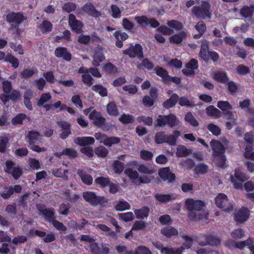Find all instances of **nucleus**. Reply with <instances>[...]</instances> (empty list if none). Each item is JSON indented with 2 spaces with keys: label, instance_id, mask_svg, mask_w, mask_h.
<instances>
[{
  "label": "nucleus",
  "instance_id": "1",
  "mask_svg": "<svg viewBox=\"0 0 254 254\" xmlns=\"http://www.w3.org/2000/svg\"><path fill=\"white\" fill-rule=\"evenodd\" d=\"M186 205L189 210L190 217L195 220L206 218L207 212L205 211V205L200 200L188 199L186 201Z\"/></svg>",
  "mask_w": 254,
  "mask_h": 254
},
{
  "label": "nucleus",
  "instance_id": "2",
  "mask_svg": "<svg viewBox=\"0 0 254 254\" xmlns=\"http://www.w3.org/2000/svg\"><path fill=\"white\" fill-rule=\"evenodd\" d=\"M136 167L139 172L146 174L138 178L139 183L149 184L154 179V177L152 174L155 171L150 166L144 164H138Z\"/></svg>",
  "mask_w": 254,
  "mask_h": 254
},
{
  "label": "nucleus",
  "instance_id": "3",
  "mask_svg": "<svg viewBox=\"0 0 254 254\" xmlns=\"http://www.w3.org/2000/svg\"><path fill=\"white\" fill-rule=\"evenodd\" d=\"M211 5L207 1H203L200 6H194L191 9L192 13L196 17L204 19L211 18L212 13L210 11Z\"/></svg>",
  "mask_w": 254,
  "mask_h": 254
},
{
  "label": "nucleus",
  "instance_id": "4",
  "mask_svg": "<svg viewBox=\"0 0 254 254\" xmlns=\"http://www.w3.org/2000/svg\"><path fill=\"white\" fill-rule=\"evenodd\" d=\"M216 205L226 212H230L233 209V204L230 203L227 196L223 193L219 194L215 198Z\"/></svg>",
  "mask_w": 254,
  "mask_h": 254
},
{
  "label": "nucleus",
  "instance_id": "5",
  "mask_svg": "<svg viewBox=\"0 0 254 254\" xmlns=\"http://www.w3.org/2000/svg\"><path fill=\"white\" fill-rule=\"evenodd\" d=\"M203 240H199L198 244L201 246L207 245L217 246L221 243L220 238L217 235L213 234H206L202 238Z\"/></svg>",
  "mask_w": 254,
  "mask_h": 254
},
{
  "label": "nucleus",
  "instance_id": "6",
  "mask_svg": "<svg viewBox=\"0 0 254 254\" xmlns=\"http://www.w3.org/2000/svg\"><path fill=\"white\" fill-rule=\"evenodd\" d=\"M6 168L5 171L10 173L14 179H17L22 174V169L16 166L11 161L7 160L5 163Z\"/></svg>",
  "mask_w": 254,
  "mask_h": 254
},
{
  "label": "nucleus",
  "instance_id": "7",
  "mask_svg": "<svg viewBox=\"0 0 254 254\" xmlns=\"http://www.w3.org/2000/svg\"><path fill=\"white\" fill-rule=\"evenodd\" d=\"M123 54L128 55L130 58L137 57L138 58H142L143 57L142 48L139 44L131 45L129 48L123 51Z\"/></svg>",
  "mask_w": 254,
  "mask_h": 254
},
{
  "label": "nucleus",
  "instance_id": "8",
  "mask_svg": "<svg viewBox=\"0 0 254 254\" xmlns=\"http://www.w3.org/2000/svg\"><path fill=\"white\" fill-rule=\"evenodd\" d=\"M68 24L72 31L78 34L81 33L83 26V24L76 18L74 15L72 14L69 15Z\"/></svg>",
  "mask_w": 254,
  "mask_h": 254
},
{
  "label": "nucleus",
  "instance_id": "9",
  "mask_svg": "<svg viewBox=\"0 0 254 254\" xmlns=\"http://www.w3.org/2000/svg\"><path fill=\"white\" fill-rule=\"evenodd\" d=\"M84 199L92 205H97L103 200L104 198L96 195L94 192L86 191L83 193Z\"/></svg>",
  "mask_w": 254,
  "mask_h": 254
},
{
  "label": "nucleus",
  "instance_id": "10",
  "mask_svg": "<svg viewBox=\"0 0 254 254\" xmlns=\"http://www.w3.org/2000/svg\"><path fill=\"white\" fill-rule=\"evenodd\" d=\"M89 118L93 121V124L97 127L102 126L105 123V118L103 117L100 112L93 110L89 115Z\"/></svg>",
  "mask_w": 254,
  "mask_h": 254
},
{
  "label": "nucleus",
  "instance_id": "11",
  "mask_svg": "<svg viewBox=\"0 0 254 254\" xmlns=\"http://www.w3.org/2000/svg\"><path fill=\"white\" fill-rule=\"evenodd\" d=\"M197 68L198 62L196 60L193 59L186 64L182 71L186 75H192L194 74V70Z\"/></svg>",
  "mask_w": 254,
  "mask_h": 254
},
{
  "label": "nucleus",
  "instance_id": "12",
  "mask_svg": "<svg viewBox=\"0 0 254 254\" xmlns=\"http://www.w3.org/2000/svg\"><path fill=\"white\" fill-rule=\"evenodd\" d=\"M81 9L85 13L95 17H98L101 15V12L97 11L91 3H85Z\"/></svg>",
  "mask_w": 254,
  "mask_h": 254
},
{
  "label": "nucleus",
  "instance_id": "13",
  "mask_svg": "<svg viewBox=\"0 0 254 254\" xmlns=\"http://www.w3.org/2000/svg\"><path fill=\"white\" fill-rule=\"evenodd\" d=\"M210 146L213 150L214 156L224 153V147L222 143L218 140H212L210 142Z\"/></svg>",
  "mask_w": 254,
  "mask_h": 254
},
{
  "label": "nucleus",
  "instance_id": "14",
  "mask_svg": "<svg viewBox=\"0 0 254 254\" xmlns=\"http://www.w3.org/2000/svg\"><path fill=\"white\" fill-rule=\"evenodd\" d=\"M159 175L163 180L172 182L175 179V174L170 172L169 168H164L159 172Z\"/></svg>",
  "mask_w": 254,
  "mask_h": 254
},
{
  "label": "nucleus",
  "instance_id": "15",
  "mask_svg": "<svg viewBox=\"0 0 254 254\" xmlns=\"http://www.w3.org/2000/svg\"><path fill=\"white\" fill-rule=\"evenodd\" d=\"M211 77L214 80L223 84L226 83L229 80L226 73L223 71L213 72Z\"/></svg>",
  "mask_w": 254,
  "mask_h": 254
},
{
  "label": "nucleus",
  "instance_id": "16",
  "mask_svg": "<svg viewBox=\"0 0 254 254\" xmlns=\"http://www.w3.org/2000/svg\"><path fill=\"white\" fill-rule=\"evenodd\" d=\"M208 51V42L205 40L201 41V49L199 52V56L205 61L207 62L209 59V53Z\"/></svg>",
  "mask_w": 254,
  "mask_h": 254
},
{
  "label": "nucleus",
  "instance_id": "17",
  "mask_svg": "<svg viewBox=\"0 0 254 254\" xmlns=\"http://www.w3.org/2000/svg\"><path fill=\"white\" fill-rule=\"evenodd\" d=\"M92 64L94 66H99L100 63L105 59L103 50L102 49L96 50L94 52Z\"/></svg>",
  "mask_w": 254,
  "mask_h": 254
},
{
  "label": "nucleus",
  "instance_id": "18",
  "mask_svg": "<svg viewBox=\"0 0 254 254\" xmlns=\"http://www.w3.org/2000/svg\"><path fill=\"white\" fill-rule=\"evenodd\" d=\"M6 20L8 22H15L19 24L24 20V17L20 13L10 12L6 15Z\"/></svg>",
  "mask_w": 254,
  "mask_h": 254
},
{
  "label": "nucleus",
  "instance_id": "19",
  "mask_svg": "<svg viewBox=\"0 0 254 254\" xmlns=\"http://www.w3.org/2000/svg\"><path fill=\"white\" fill-rule=\"evenodd\" d=\"M74 142L79 145L83 146L94 144L95 139L91 136L77 137L74 139Z\"/></svg>",
  "mask_w": 254,
  "mask_h": 254
},
{
  "label": "nucleus",
  "instance_id": "20",
  "mask_svg": "<svg viewBox=\"0 0 254 254\" xmlns=\"http://www.w3.org/2000/svg\"><path fill=\"white\" fill-rule=\"evenodd\" d=\"M249 217V212L247 208L239 210L235 214L236 221L242 222L246 221Z\"/></svg>",
  "mask_w": 254,
  "mask_h": 254
},
{
  "label": "nucleus",
  "instance_id": "21",
  "mask_svg": "<svg viewBox=\"0 0 254 254\" xmlns=\"http://www.w3.org/2000/svg\"><path fill=\"white\" fill-rule=\"evenodd\" d=\"M41 135L38 131H30L26 135V140L29 144L35 143L37 141L39 140Z\"/></svg>",
  "mask_w": 254,
  "mask_h": 254
},
{
  "label": "nucleus",
  "instance_id": "22",
  "mask_svg": "<svg viewBox=\"0 0 254 254\" xmlns=\"http://www.w3.org/2000/svg\"><path fill=\"white\" fill-rule=\"evenodd\" d=\"M52 173L56 177L63 178L64 180L68 179V170L67 169H63L61 168L54 169L52 170Z\"/></svg>",
  "mask_w": 254,
  "mask_h": 254
},
{
  "label": "nucleus",
  "instance_id": "23",
  "mask_svg": "<svg viewBox=\"0 0 254 254\" xmlns=\"http://www.w3.org/2000/svg\"><path fill=\"white\" fill-rule=\"evenodd\" d=\"M179 96L176 94H173L170 98L166 100L163 103V106L166 109H169L174 107L178 101Z\"/></svg>",
  "mask_w": 254,
  "mask_h": 254
},
{
  "label": "nucleus",
  "instance_id": "24",
  "mask_svg": "<svg viewBox=\"0 0 254 254\" xmlns=\"http://www.w3.org/2000/svg\"><path fill=\"white\" fill-rule=\"evenodd\" d=\"M55 55L58 57H63L64 60L69 61L71 59V55L67 52L65 48H59L55 51Z\"/></svg>",
  "mask_w": 254,
  "mask_h": 254
},
{
  "label": "nucleus",
  "instance_id": "25",
  "mask_svg": "<svg viewBox=\"0 0 254 254\" xmlns=\"http://www.w3.org/2000/svg\"><path fill=\"white\" fill-rule=\"evenodd\" d=\"M187 33L185 31H181L178 34L174 35L170 38L171 43L179 44L186 38Z\"/></svg>",
  "mask_w": 254,
  "mask_h": 254
},
{
  "label": "nucleus",
  "instance_id": "26",
  "mask_svg": "<svg viewBox=\"0 0 254 254\" xmlns=\"http://www.w3.org/2000/svg\"><path fill=\"white\" fill-rule=\"evenodd\" d=\"M254 12V5L244 6L240 10V14L245 18H250Z\"/></svg>",
  "mask_w": 254,
  "mask_h": 254
},
{
  "label": "nucleus",
  "instance_id": "27",
  "mask_svg": "<svg viewBox=\"0 0 254 254\" xmlns=\"http://www.w3.org/2000/svg\"><path fill=\"white\" fill-rule=\"evenodd\" d=\"M206 112L207 115L215 118H220L222 116V112L213 106H209L206 109Z\"/></svg>",
  "mask_w": 254,
  "mask_h": 254
},
{
  "label": "nucleus",
  "instance_id": "28",
  "mask_svg": "<svg viewBox=\"0 0 254 254\" xmlns=\"http://www.w3.org/2000/svg\"><path fill=\"white\" fill-rule=\"evenodd\" d=\"M155 198L162 203H166L175 199L176 196L174 194H156Z\"/></svg>",
  "mask_w": 254,
  "mask_h": 254
},
{
  "label": "nucleus",
  "instance_id": "29",
  "mask_svg": "<svg viewBox=\"0 0 254 254\" xmlns=\"http://www.w3.org/2000/svg\"><path fill=\"white\" fill-rule=\"evenodd\" d=\"M161 233L167 238H171L172 236H176L178 234V230L171 227L164 228L161 230Z\"/></svg>",
  "mask_w": 254,
  "mask_h": 254
},
{
  "label": "nucleus",
  "instance_id": "30",
  "mask_svg": "<svg viewBox=\"0 0 254 254\" xmlns=\"http://www.w3.org/2000/svg\"><path fill=\"white\" fill-rule=\"evenodd\" d=\"M181 135L180 132L178 130H175L173 132V133L170 135H167L166 140V143L171 145H175L177 142V138Z\"/></svg>",
  "mask_w": 254,
  "mask_h": 254
},
{
  "label": "nucleus",
  "instance_id": "31",
  "mask_svg": "<svg viewBox=\"0 0 254 254\" xmlns=\"http://www.w3.org/2000/svg\"><path fill=\"white\" fill-rule=\"evenodd\" d=\"M149 210L148 207L144 206L140 209H135L134 213L137 218H144L148 216Z\"/></svg>",
  "mask_w": 254,
  "mask_h": 254
},
{
  "label": "nucleus",
  "instance_id": "32",
  "mask_svg": "<svg viewBox=\"0 0 254 254\" xmlns=\"http://www.w3.org/2000/svg\"><path fill=\"white\" fill-rule=\"evenodd\" d=\"M52 24L47 20H44L39 26V28L43 33H46L50 32L52 30Z\"/></svg>",
  "mask_w": 254,
  "mask_h": 254
},
{
  "label": "nucleus",
  "instance_id": "33",
  "mask_svg": "<svg viewBox=\"0 0 254 254\" xmlns=\"http://www.w3.org/2000/svg\"><path fill=\"white\" fill-rule=\"evenodd\" d=\"M195 29L199 32V34L194 35L195 38H199L203 34L206 30V26L203 21L198 22L195 26Z\"/></svg>",
  "mask_w": 254,
  "mask_h": 254
},
{
  "label": "nucleus",
  "instance_id": "34",
  "mask_svg": "<svg viewBox=\"0 0 254 254\" xmlns=\"http://www.w3.org/2000/svg\"><path fill=\"white\" fill-rule=\"evenodd\" d=\"M125 172L130 179L134 181L135 183H139L138 180L140 177H139V174L137 171L128 169L126 170Z\"/></svg>",
  "mask_w": 254,
  "mask_h": 254
},
{
  "label": "nucleus",
  "instance_id": "35",
  "mask_svg": "<svg viewBox=\"0 0 254 254\" xmlns=\"http://www.w3.org/2000/svg\"><path fill=\"white\" fill-rule=\"evenodd\" d=\"M185 250V247H180L178 248H168L166 247L164 249V253L165 254H182L183 252Z\"/></svg>",
  "mask_w": 254,
  "mask_h": 254
},
{
  "label": "nucleus",
  "instance_id": "36",
  "mask_svg": "<svg viewBox=\"0 0 254 254\" xmlns=\"http://www.w3.org/2000/svg\"><path fill=\"white\" fill-rule=\"evenodd\" d=\"M217 107L224 113L232 109V105L227 101H218Z\"/></svg>",
  "mask_w": 254,
  "mask_h": 254
},
{
  "label": "nucleus",
  "instance_id": "37",
  "mask_svg": "<svg viewBox=\"0 0 254 254\" xmlns=\"http://www.w3.org/2000/svg\"><path fill=\"white\" fill-rule=\"evenodd\" d=\"M107 111L111 116H117L119 112L117 107L113 102H110L107 105Z\"/></svg>",
  "mask_w": 254,
  "mask_h": 254
},
{
  "label": "nucleus",
  "instance_id": "38",
  "mask_svg": "<svg viewBox=\"0 0 254 254\" xmlns=\"http://www.w3.org/2000/svg\"><path fill=\"white\" fill-rule=\"evenodd\" d=\"M77 174L80 176L83 182L87 185H90L92 183L93 179L91 176L84 174L82 170H79Z\"/></svg>",
  "mask_w": 254,
  "mask_h": 254
},
{
  "label": "nucleus",
  "instance_id": "39",
  "mask_svg": "<svg viewBox=\"0 0 254 254\" xmlns=\"http://www.w3.org/2000/svg\"><path fill=\"white\" fill-rule=\"evenodd\" d=\"M168 121L167 125L170 127H174L175 126L179 125L180 121L177 119L176 116L173 114H170L168 115Z\"/></svg>",
  "mask_w": 254,
  "mask_h": 254
},
{
  "label": "nucleus",
  "instance_id": "40",
  "mask_svg": "<svg viewBox=\"0 0 254 254\" xmlns=\"http://www.w3.org/2000/svg\"><path fill=\"white\" fill-rule=\"evenodd\" d=\"M92 89L96 92L98 93L102 97H105L107 95V90L101 85H94L92 86Z\"/></svg>",
  "mask_w": 254,
  "mask_h": 254
},
{
  "label": "nucleus",
  "instance_id": "41",
  "mask_svg": "<svg viewBox=\"0 0 254 254\" xmlns=\"http://www.w3.org/2000/svg\"><path fill=\"white\" fill-rule=\"evenodd\" d=\"M182 238L184 240V242L181 247H185V249H190L192 246L193 239L191 237L186 235H183Z\"/></svg>",
  "mask_w": 254,
  "mask_h": 254
},
{
  "label": "nucleus",
  "instance_id": "42",
  "mask_svg": "<svg viewBox=\"0 0 254 254\" xmlns=\"http://www.w3.org/2000/svg\"><path fill=\"white\" fill-rule=\"evenodd\" d=\"M51 99V95L49 93H43L41 95L39 99L37 105L39 107L42 106L44 104L48 102Z\"/></svg>",
  "mask_w": 254,
  "mask_h": 254
},
{
  "label": "nucleus",
  "instance_id": "43",
  "mask_svg": "<svg viewBox=\"0 0 254 254\" xmlns=\"http://www.w3.org/2000/svg\"><path fill=\"white\" fill-rule=\"evenodd\" d=\"M214 160L216 165L220 167L224 166L226 160L224 154L215 156Z\"/></svg>",
  "mask_w": 254,
  "mask_h": 254
},
{
  "label": "nucleus",
  "instance_id": "44",
  "mask_svg": "<svg viewBox=\"0 0 254 254\" xmlns=\"http://www.w3.org/2000/svg\"><path fill=\"white\" fill-rule=\"evenodd\" d=\"M168 116H162L159 115L156 120L157 124L155 125V127H162L167 125L168 121Z\"/></svg>",
  "mask_w": 254,
  "mask_h": 254
},
{
  "label": "nucleus",
  "instance_id": "45",
  "mask_svg": "<svg viewBox=\"0 0 254 254\" xmlns=\"http://www.w3.org/2000/svg\"><path fill=\"white\" fill-rule=\"evenodd\" d=\"M120 219L125 222H128L133 220L134 216L132 212H128L125 213L119 214Z\"/></svg>",
  "mask_w": 254,
  "mask_h": 254
},
{
  "label": "nucleus",
  "instance_id": "46",
  "mask_svg": "<svg viewBox=\"0 0 254 254\" xmlns=\"http://www.w3.org/2000/svg\"><path fill=\"white\" fill-rule=\"evenodd\" d=\"M37 72V69L34 68H24L21 74L23 77L28 78L31 77L35 73Z\"/></svg>",
  "mask_w": 254,
  "mask_h": 254
},
{
  "label": "nucleus",
  "instance_id": "47",
  "mask_svg": "<svg viewBox=\"0 0 254 254\" xmlns=\"http://www.w3.org/2000/svg\"><path fill=\"white\" fill-rule=\"evenodd\" d=\"M167 134L164 132H157L155 135V140L157 143L161 144L166 142Z\"/></svg>",
  "mask_w": 254,
  "mask_h": 254
},
{
  "label": "nucleus",
  "instance_id": "48",
  "mask_svg": "<svg viewBox=\"0 0 254 254\" xmlns=\"http://www.w3.org/2000/svg\"><path fill=\"white\" fill-rule=\"evenodd\" d=\"M94 152L98 156L101 157H105L108 153V150L103 146L95 148Z\"/></svg>",
  "mask_w": 254,
  "mask_h": 254
},
{
  "label": "nucleus",
  "instance_id": "49",
  "mask_svg": "<svg viewBox=\"0 0 254 254\" xmlns=\"http://www.w3.org/2000/svg\"><path fill=\"white\" fill-rule=\"evenodd\" d=\"M130 208L129 203L123 200H120L116 206V209L118 211H124Z\"/></svg>",
  "mask_w": 254,
  "mask_h": 254
},
{
  "label": "nucleus",
  "instance_id": "50",
  "mask_svg": "<svg viewBox=\"0 0 254 254\" xmlns=\"http://www.w3.org/2000/svg\"><path fill=\"white\" fill-rule=\"evenodd\" d=\"M39 211L44 216L47 217L50 220L54 218V212L53 209H41L38 207Z\"/></svg>",
  "mask_w": 254,
  "mask_h": 254
},
{
  "label": "nucleus",
  "instance_id": "51",
  "mask_svg": "<svg viewBox=\"0 0 254 254\" xmlns=\"http://www.w3.org/2000/svg\"><path fill=\"white\" fill-rule=\"evenodd\" d=\"M120 141V138L117 137L107 136L104 143L106 146L110 147L113 144H117Z\"/></svg>",
  "mask_w": 254,
  "mask_h": 254
},
{
  "label": "nucleus",
  "instance_id": "52",
  "mask_svg": "<svg viewBox=\"0 0 254 254\" xmlns=\"http://www.w3.org/2000/svg\"><path fill=\"white\" fill-rule=\"evenodd\" d=\"M185 121L194 127H197L198 123L195 119L191 113H188L185 118Z\"/></svg>",
  "mask_w": 254,
  "mask_h": 254
},
{
  "label": "nucleus",
  "instance_id": "53",
  "mask_svg": "<svg viewBox=\"0 0 254 254\" xmlns=\"http://www.w3.org/2000/svg\"><path fill=\"white\" fill-rule=\"evenodd\" d=\"M189 153V150L183 145H180L177 148L176 155L179 157H184Z\"/></svg>",
  "mask_w": 254,
  "mask_h": 254
},
{
  "label": "nucleus",
  "instance_id": "54",
  "mask_svg": "<svg viewBox=\"0 0 254 254\" xmlns=\"http://www.w3.org/2000/svg\"><path fill=\"white\" fill-rule=\"evenodd\" d=\"M253 242V239L249 238L247 241L236 243V246L240 249H242L247 246H249V248L252 247Z\"/></svg>",
  "mask_w": 254,
  "mask_h": 254
},
{
  "label": "nucleus",
  "instance_id": "55",
  "mask_svg": "<svg viewBox=\"0 0 254 254\" xmlns=\"http://www.w3.org/2000/svg\"><path fill=\"white\" fill-rule=\"evenodd\" d=\"M179 104L181 106H189L193 107L194 106L193 102L192 101H190L188 98L186 97H181L178 99Z\"/></svg>",
  "mask_w": 254,
  "mask_h": 254
},
{
  "label": "nucleus",
  "instance_id": "56",
  "mask_svg": "<svg viewBox=\"0 0 254 254\" xmlns=\"http://www.w3.org/2000/svg\"><path fill=\"white\" fill-rule=\"evenodd\" d=\"M62 153L64 154V155H66L68 156L69 158H75L77 156V152L71 148H65L62 151Z\"/></svg>",
  "mask_w": 254,
  "mask_h": 254
},
{
  "label": "nucleus",
  "instance_id": "57",
  "mask_svg": "<svg viewBox=\"0 0 254 254\" xmlns=\"http://www.w3.org/2000/svg\"><path fill=\"white\" fill-rule=\"evenodd\" d=\"M153 66V64L147 59L143 60L142 63L137 65L139 69L146 68L149 70L151 69Z\"/></svg>",
  "mask_w": 254,
  "mask_h": 254
},
{
  "label": "nucleus",
  "instance_id": "58",
  "mask_svg": "<svg viewBox=\"0 0 254 254\" xmlns=\"http://www.w3.org/2000/svg\"><path fill=\"white\" fill-rule=\"evenodd\" d=\"M104 68L105 71L108 73L115 74L118 71L117 68L110 63L106 64Z\"/></svg>",
  "mask_w": 254,
  "mask_h": 254
},
{
  "label": "nucleus",
  "instance_id": "59",
  "mask_svg": "<svg viewBox=\"0 0 254 254\" xmlns=\"http://www.w3.org/2000/svg\"><path fill=\"white\" fill-rule=\"evenodd\" d=\"M111 15L115 18H119L121 17V11L120 8L116 5H112L111 6Z\"/></svg>",
  "mask_w": 254,
  "mask_h": 254
},
{
  "label": "nucleus",
  "instance_id": "60",
  "mask_svg": "<svg viewBox=\"0 0 254 254\" xmlns=\"http://www.w3.org/2000/svg\"><path fill=\"white\" fill-rule=\"evenodd\" d=\"M114 36L116 40L120 41H125L128 38V35L126 32H122L121 31H116L114 33Z\"/></svg>",
  "mask_w": 254,
  "mask_h": 254
},
{
  "label": "nucleus",
  "instance_id": "61",
  "mask_svg": "<svg viewBox=\"0 0 254 254\" xmlns=\"http://www.w3.org/2000/svg\"><path fill=\"white\" fill-rule=\"evenodd\" d=\"M26 116L23 114H20L15 117L11 121L13 125H20L22 124L23 121L26 118Z\"/></svg>",
  "mask_w": 254,
  "mask_h": 254
},
{
  "label": "nucleus",
  "instance_id": "62",
  "mask_svg": "<svg viewBox=\"0 0 254 254\" xmlns=\"http://www.w3.org/2000/svg\"><path fill=\"white\" fill-rule=\"evenodd\" d=\"M5 60L12 64L13 67L14 68L17 67L19 65L18 60L12 55H7L5 57Z\"/></svg>",
  "mask_w": 254,
  "mask_h": 254
},
{
  "label": "nucleus",
  "instance_id": "63",
  "mask_svg": "<svg viewBox=\"0 0 254 254\" xmlns=\"http://www.w3.org/2000/svg\"><path fill=\"white\" fill-rule=\"evenodd\" d=\"M82 80L84 84L89 86L93 84V78L89 73H85L82 75Z\"/></svg>",
  "mask_w": 254,
  "mask_h": 254
},
{
  "label": "nucleus",
  "instance_id": "64",
  "mask_svg": "<svg viewBox=\"0 0 254 254\" xmlns=\"http://www.w3.org/2000/svg\"><path fill=\"white\" fill-rule=\"evenodd\" d=\"M207 129L215 135H218L220 133V129L219 127L213 124H209L207 126Z\"/></svg>",
  "mask_w": 254,
  "mask_h": 254
}]
</instances>
